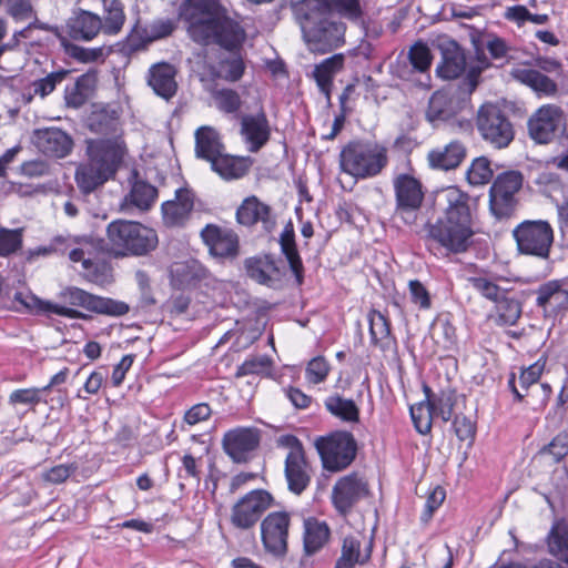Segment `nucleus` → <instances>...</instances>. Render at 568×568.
<instances>
[{"label":"nucleus","instance_id":"1","mask_svg":"<svg viewBox=\"0 0 568 568\" xmlns=\"http://www.w3.org/2000/svg\"><path fill=\"white\" fill-rule=\"evenodd\" d=\"M180 18L187 24V34L201 45L217 44L237 50L246 38L245 30L227 17L220 0H183Z\"/></svg>","mask_w":568,"mask_h":568},{"label":"nucleus","instance_id":"2","mask_svg":"<svg viewBox=\"0 0 568 568\" xmlns=\"http://www.w3.org/2000/svg\"><path fill=\"white\" fill-rule=\"evenodd\" d=\"M445 214L436 223L427 225V236L453 253L465 252L474 235L469 196L455 186L444 191Z\"/></svg>","mask_w":568,"mask_h":568},{"label":"nucleus","instance_id":"3","mask_svg":"<svg viewBox=\"0 0 568 568\" xmlns=\"http://www.w3.org/2000/svg\"><path fill=\"white\" fill-rule=\"evenodd\" d=\"M125 154V144L119 138L89 141L87 160L75 170L74 179L79 190L89 194L113 179Z\"/></svg>","mask_w":568,"mask_h":568},{"label":"nucleus","instance_id":"4","mask_svg":"<svg viewBox=\"0 0 568 568\" xmlns=\"http://www.w3.org/2000/svg\"><path fill=\"white\" fill-rule=\"evenodd\" d=\"M387 164V149L375 141H349L339 153L342 172L356 180L375 178L382 173Z\"/></svg>","mask_w":568,"mask_h":568},{"label":"nucleus","instance_id":"5","mask_svg":"<svg viewBox=\"0 0 568 568\" xmlns=\"http://www.w3.org/2000/svg\"><path fill=\"white\" fill-rule=\"evenodd\" d=\"M106 239L118 256H142L155 250L159 243L155 230L142 223L116 220L106 226Z\"/></svg>","mask_w":568,"mask_h":568},{"label":"nucleus","instance_id":"6","mask_svg":"<svg viewBox=\"0 0 568 568\" xmlns=\"http://www.w3.org/2000/svg\"><path fill=\"white\" fill-rule=\"evenodd\" d=\"M303 17V37L312 52L326 53L344 44L346 26L343 22L327 14L316 19H308L304 13Z\"/></svg>","mask_w":568,"mask_h":568},{"label":"nucleus","instance_id":"7","mask_svg":"<svg viewBox=\"0 0 568 568\" xmlns=\"http://www.w3.org/2000/svg\"><path fill=\"white\" fill-rule=\"evenodd\" d=\"M476 128L481 139L498 150L507 148L515 136L511 122L495 103H485L478 109Z\"/></svg>","mask_w":568,"mask_h":568},{"label":"nucleus","instance_id":"8","mask_svg":"<svg viewBox=\"0 0 568 568\" xmlns=\"http://www.w3.org/2000/svg\"><path fill=\"white\" fill-rule=\"evenodd\" d=\"M323 467L329 471H341L355 459L357 444L348 432H335L315 442Z\"/></svg>","mask_w":568,"mask_h":568},{"label":"nucleus","instance_id":"9","mask_svg":"<svg viewBox=\"0 0 568 568\" xmlns=\"http://www.w3.org/2000/svg\"><path fill=\"white\" fill-rule=\"evenodd\" d=\"M513 236L521 254L548 258L554 243V230L547 221H523L513 230Z\"/></svg>","mask_w":568,"mask_h":568},{"label":"nucleus","instance_id":"10","mask_svg":"<svg viewBox=\"0 0 568 568\" xmlns=\"http://www.w3.org/2000/svg\"><path fill=\"white\" fill-rule=\"evenodd\" d=\"M523 184V175L517 171H507L499 174L489 190V210L497 219L510 217L517 207V192Z\"/></svg>","mask_w":568,"mask_h":568},{"label":"nucleus","instance_id":"11","mask_svg":"<svg viewBox=\"0 0 568 568\" xmlns=\"http://www.w3.org/2000/svg\"><path fill=\"white\" fill-rule=\"evenodd\" d=\"M529 136L538 144H548L566 132V115L556 104L538 108L527 122Z\"/></svg>","mask_w":568,"mask_h":568},{"label":"nucleus","instance_id":"12","mask_svg":"<svg viewBox=\"0 0 568 568\" xmlns=\"http://www.w3.org/2000/svg\"><path fill=\"white\" fill-rule=\"evenodd\" d=\"M273 503L274 498L268 491L251 490L232 506L230 521L237 529L248 530L257 524Z\"/></svg>","mask_w":568,"mask_h":568},{"label":"nucleus","instance_id":"13","mask_svg":"<svg viewBox=\"0 0 568 568\" xmlns=\"http://www.w3.org/2000/svg\"><path fill=\"white\" fill-rule=\"evenodd\" d=\"M393 189L395 213L406 223H413L424 200L420 181L409 173H399L393 179Z\"/></svg>","mask_w":568,"mask_h":568},{"label":"nucleus","instance_id":"14","mask_svg":"<svg viewBox=\"0 0 568 568\" xmlns=\"http://www.w3.org/2000/svg\"><path fill=\"white\" fill-rule=\"evenodd\" d=\"M59 297L69 305L109 316H122L130 311L129 305L122 301L93 295L75 286L63 288Z\"/></svg>","mask_w":568,"mask_h":568},{"label":"nucleus","instance_id":"15","mask_svg":"<svg viewBox=\"0 0 568 568\" xmlns=\"http://www.w3.org/2000/svg\"><path fill=\"white\" fill-rule=\"evenodd\" d=\"M368 494V483L365 478L358 473H352L336 480L332 488L331 499L335 510L345 517Z\"/></svg>","mask_w":568,"mask_h":568},{"label":"nucleus","instance_id":"16","mask_svg":"<svg viewBox=\"0 0 568 568\" xmlns=\"http://www.w3.org/2000/svg\"><path fill=\"white\" fill-rule=\"evenodd\" d=\"M290 526L291 515L286 511H272L262 519L261 539L267 552L275 556L286 552Z\"/></svg>","mask_w":568,"mask_h":568},{"label":"nucleus","instance_id":"17","mask_svg":"<svg viewBox=\"0 0 568 568\" xmlns=\"http://www.w3.org/2000/svg\"><path fill=\"white\" fill-rule=\"evenodd\" d=\"M50 251L67 254L71 262L81 263L83 270L90 271L93 266V242L87 236H55Z\"/></svg>","mask_w":568,"mask_h":568},{"label":"nucleus","instance_id":"18","mask_svg":"<svg viewBox=\"0 0 568 568\" xmlns=\"http://www.w3.org/2000/svg\"><path fill=\"white\" fill-rule=\"evenodd\" d=\"M240 135L251 153L258 152L271 138V126L264 111L244 114L240 119Z\"/></svg>","mask_w":568,"mask_h":568},{"label":"nucleus","instance_id":"19","mask_svg":"<svg viewBox=\"0 0 568 568\" xmlns=\"http://www.w3.org/2000/svg\"><path fill=\"white\" fill-rule=\"evenodd\" d=\"M301 11L308 19L331 16L333 12L349 20H357L362 16L359 0H304Z\"/></svg>","mask_w":568,"mask_h":568},{"label":"nucleus","instance_id":"20","mask_svg":"<svg viewBox=\"0 0 568 568\" xmlns=\"http://www.w3.org/2000/svg\"><path fill=\"white\" fill-rule=\"evenodd\" d=\"M260 442L258 434L252 428H235L227 432L222 440L224 452L235 463L247 459V455L254 450Z\"/></svg>","mask_w":568,"mask_h":568},{"label":"nucleus","instance_id":"21","mask_svg":"<svg viewBox=\"0 0 568 568\" xmlns=\"http://www.w3.org/2000/svg\"><path fill=\"white\" fill-rule=\"evenodd\" d=\"M194 196L190 190L179 189L175 197L162 204V219L166 226H182L191 216Z\"/></svg>","mask_w":568,"mask_h":568},{"label":"nucleus","instance_id":"22","mask_svg":"<svg viewBox=\"0 0 568 568\" xmlns=\"http://www.w3.org/2000/svg\"><path fill=\"white\" fill-rule=\"evenodd\" d=\"M439 49L442 62L436 68L438 77L453 80L462 75L466 69V58L459 44L454 40L443 39Z\"/></svg>","mask_w":568,"mask_h":568},{"label":"nucleus","instance_id":"23","mask_svg":"<svg viewBox=\"0 0 568 568\" xmlns=\"http://www.w3.org/2000/svg\"><path fill=\"white\" fill-rule=\"evenodd\" d=\"M87 8L75 9L69 19V32L74 40L92 41L102 33L101 17Z\"/></svg>","mask_w":568,"mask_h":568},{"label":"nucleus","instance_id":"24","mask_svg":"<svg viewBox=\"0 0 568 568\" xmlns=\"http://www.w3.org/2000/svg\"><path fill=\"white\" fill-rule=\"evenodd\" d=\"M201 236L214 256H236L239 250V239L234 232L222 230L215 225H206L202 230Z\"/></svg>","mask_w":568,"mask_h":568},{"label":"nucleus","instance_id":"25","mask_svg":"<svg viewBox=\"0 0 568 568\" xmlns=\"http://www.w3.org/2000/svg\"><path fill=\"white\" fill-rule=\"evenodd\" d=\"M364 539L365 537L359 532L345 536L341 557L337 559L335 568H354L356 565L367 562L372 555V540H368L365 548H362Z\"/></svg>","mask_w":568,"mask_h":568},{"label":"nucleus","instance_id":"26","mask_svg":"<svg viewBox=\"0 0 568 568\" xmlns=\"http://www.w3.org/2000/svg\"><path fill=\"white\" fill-rule=\"evenodd\" d=\"M36 144L42 153L61 159L71 152L73 141L64 131L50 128L36 132Z\"/></svg>","mask_w":568,"mask_h":568},{"label":"nucleus","instance_id":"27","mask_svg":"<svg viewBox=\"0 0 568 568\" xmlns=\"http://www.w3.org/2000/svg\"><path fill=\"white\" fill-rule=\"evenodd\" d=\"M535 294L536 305L542 310L545 316L556 315L568 307V291L557 281L540 285Z\"/></svg>","mask_w":568,"mask_h":568},{"label":"nucleus","instance_id":"28","mask_svg":"<svg viewBox=\"0 0 568 568\" xmlns=\"http://www.w3.org/2000/svg\"><path fill=\"white\" fill-rule=\"evenodd\" d=\"M467 149L458 140L450 141L444 146L430 150L427 154L429 166L433 169L449 171L458 168L465 160Z\"/></svg>","mask_w":568,"mask_h":568},{"label":"nucleus","instance_id":"29","mask_svg":"<svg viewBox=\"0 0 568 568\" xmlns=\"http://www.w3.org/2000/svg\"><path fill=\"white\" fill-rule=\"evenodd\" d=\"M83 7L103 6L102 33L118 36L126 21L124 4L121 0H79Z\"/></svg>","mask_w":568,"mask_h":568},{"label":"nucleus","instance_id":"30","mask_svg":"<svg viewBox=\"0 0 568 568\" xmlns=\"http://www.w3.org/2000/svg\"><path fill=\"white\" fill-rule=\"evenodd\" d=\"M284 475L290 491L301 495L310 485L313 469L305 455L285 458Z\"/></svg>","mask_w":568,"mask_h":568},{"label":"nucleus","instance_id":"31","mask_svg":"<svg viewBox=\"0 0 568 568\" xmlns=\"http://www.w3.org/2000/svg\"><path fill=\"white\" fill-rule=\"evenodd\" d=\"M175 68L166 62L153 64L149 70L148 84L154 93L165 100L175 95L178 83Z\"/></svg>","mask_w":568,"mask_h":568},{"label":"nucleus","instance_id":"32","mask_svg":"<svg viewBox=\"0 0 568 568\" xmlns=\"http://www.w3.org/2000/svg\"><path fill=\"white\" fill-rule=\"evenodd\" d=\"M245 266L248 276L260 284L275 287L281 280V271L271 256L250 258Z\"/></svg>","mask_w":568,"mask_h":568},{"label":"nucleus","instance_id":"33","mask_svg":"<svg viewBox=\"0 0 568 568\" xmlns=\"http://www.w3.org/2000/svg\"><path fill=\"white\" fill-rule=\"evenodd\" d=\"M510 75L516 81L532 89L538 95L552 97L558 91L556 82L538 70L515 68Z\"/></svg>","mask_w":568,"mask_h":568},{"label":"nucleus","instance_id":"34","mask_svg":"<svg viewBox=\"0 0 568 568\" xmlns=\"http://www.w3.org/2000/svg\"><path fill=\"white\" fill-rule=\"evenodd\" d=\"M270 206L262 203L256 196L246 197L236 211V220L240 224L251 226L262 222L265 229L273 224L270 216Z\"/></svg>","mask_w":568,"mask_h":568},{"label":"nucleus","instance_id":"35","mask_svg":"<svg viewBox=\"0 0 568 568\" xmlns=\"http://www.w3.org/2000/svg\"><path fill=\"white\" fill-rule=\"evenodd\" d=\"M252 160L244 156H233L221 153L211 162V169L224 180H237L250 170Z\"/></svg>","mask_w":568,"mask_h":568},{"label":"nucleus","instance_id":"36","mask_svg":"<svg viewBox=\"0 0 568 568\" xmlns=\"http://www.w3.org/2000/svg\"><path fill=\"white\" fill-rule=\"evenodd\" d=\"M457 111L458 104L454 97L446 91H436L429 99L426 119L437 125L453 118Z\"/></svg>","mask_w":568,"mask_h":568},{"label":"nucleus","instance_id":"37","mask_svg":"<svg viewBox=\"0 0 568 568\" xmlns=\"http://www.w3.org/2000/svg\"><path fill=\"white\" fill-rule=\"evenodd\" d=\"M344 54L337 53L323 60L320 64L315 65L313 75L320 91L326 97L327 101L331 100V89L333 85V78L344 67Z\"/></svg>","mask_w":568,"mask_h":568},{"label":"nucleus","instance_id":"38","mask_svg":"<svg viewBox=\"0 0 568 568\" xmlns=\"http://www.w3.org/2000/svg\"><path fill=\"white\" fill-rule=\"evenodd\" d=\"M220 134L212 126H201L195 132V153L197 158L212 162L223 152Z\"/></svg>","mask_w":568,"mask_h":568},{"label":"nucleus","instance_id":"39","mask_svg":"<svg viewBox=\"0 0 568 568\" xmlns=\"http://www.w3.org/2000/svg\"><path fill=\"white\" fill-rule=\"evenodd\" d=\"M331 529L325 521L316 518L304 520V549L307 555H313L322 549L328 541Z\"/></svg>","mask_w":568,"mask_h":568},{"label":"nucleus","instance_id":"40","mask_svg":"<svg viewBox=\"0 0 568 568\" xmlns=\"http://www.w3.org/2000/svg\"><path fill=\"white\" fill-rule=\"evenodd\" d=\"M280 245L282 253L285 255L290 268L295 276L296 284L302 285L304 280V266L296 248L294 229L292 224H287L282 231Z\"/></svg>","mask_w":568,"mask_h":568},{"label":"nucleus","instance_id":"41","mask_svg":"<svg viewBox=\"0 0 568 568\" xmlns=\"http://www.w3.org/2000/svg\"><path fill=\"white\" fill-rule=\"evenodd\" d=\"M156 197L158 190L155 186L145 181H135L130 193L124 199L122 209L124 210L126 206L132 205L140 211H148Z\"/></svg>","mask_w":568,"mask_h":568},{"label":"nucleus","instance_id":"42","mask_svg":"<svg viewBox=\"0 0 568 568\" xmlns=\"http://www.w3.org/2000/svg\"><path fill=\"white\" fill-rule=\"evenodd\" d=\"M368 322L372 343L382 349L389 348L393 341L388 318L379 311L373 310L368 314Z\"/></svg>","mask_w":568,"mask_h":568},{"label":"nucleus","instance_id":"43","mask_svg":"<svg viewBox=\"0 0 568 568\" xmlns=\"http://www.w3.org/2000/svg\"><path fill=\"white\" fill-rule=\"evenodd\" d=\"M430 335L436 345L444 351H450L457 344L456 328L446 315L435 318L430 327Z\"/></svg>","mask_w":568,"mask_h":568},{"label":"nucleus","instance_id":"44","mask_svg":"<svg viewBox=\"0 0 568 568\" xmlns=\"http://www.w3.org/2000/svg\"><path fill=\"white\" fill-rule=\"evenodd\" d=\"M324 405L333 416L344 422L356 423L359 419V409L353 399L332 395L325 399Z\"/></svg>","mask_w":568,"mask_h":568},{"label":"nucleus","instance_id":"45","mask_svg":"<svg viewBox=\"0 0 568 568\" xmlns=\"http://www.w3.org/2000/svg\"><path fill=\"white\" fill-rule=\"evenodd\" d=\"M428 394L429 388H425ZM410 416L414 423L416 430L426 435L432 429V420L435 417L434 410H432L430 397L427 395V399L425 402H420L410 407Z\"/></svg>","mask_w":568,"mask_h":568},{"label":"nucleus","instance_id":"46","mask_svg":"<svg viewBox=\"0 0 568 568\" xmlns=\"http://www.w3.org/2000/svg\"><path fill=\"white\" fill-rule=\"evenodd\" d=\"M497 323L500 325H515L521 315V306L517 300L505 294L496 301Z\"/></svg>","mask_w":568,"mask_h":568},{"label":"nucleus","instance_id":"47","mask_svg":"<svg viewBox=\"0 0 568 568\" xmlns=\"http://www.w3.org/2000/svg\"><path fill=\"white\" fill-rule=\"evenodd\" d=\"M549 551L561 561L568 558V527L556 524L548 536Z\"/></svg>","mask_w":568,"mask_h":568},{"label":"nucleus","instance_id":"48","mask_svg":"<svg viewBox=\"0 0 568 568\" xmlns=\"http://www.w3.org/2000/svg\"><path fill=\"white\" fill-rule=\"evenodd\" d=\"M493 174L489 160L485 156H479L471 162L466 176L471 185H484L491 180Z\"/></svg>","mask_w":568,"mask_h":568},{"label":"nucleus","instance_id":"49","mask_svg":"<svg viewBox=\"0 0 568 568\" xmlns=\"http://www.w3.org/2000/svg\"><path fill=\"white\" fill-rule=\"evenodd\" d=\"M408 58L413 69L420 73L429 70L433 60L429 48L423 42H416L410 47Z\"/></svg>","mask_w":568,"mask_h":568},{"label":"nucleus","instance_id":"50","mask_svg":"<svg viewBox=\"0 0 568 568\" xmlns=\"http://www.w3.org/2000/svg\"><path fill=\"white\" fill-rule=\"evenodd\" d=\"M23 229H0V256L16 253L22 246Z\"/></svg>","mask_w":568,"mask_h":568},{"label":"nucleus","instance_id":"51","mask_svg":"<svg viewBox=\"0 0 568 568\" xmlns=\"http://www.w3.org/2000/svg\"><path fill=\"white\" fill-rule=\"evenodd\" d=\"M213 99L216 108L225 113H235L242 105L239 93L232 89H221L215 91Z\"/></svg>","mask_w":568,"mask_h":568},{"label":"nucleus","instance_id":"52","mask_svg":"<svg viewBox=\"0 0 568 568\" xmlns=\"http://www.w3.org/2000/svg\"><path fill=\"white\" fill-rule=\"evenodd\" d=\"M329 364L323 356H316L312 358L305 368V378L310 384H320L323 383L328 373H329Z\"/></svg>","mask_w":568,"mask_h":568},{"label":"nucleus","instance_id":"53","mask_svg":"<svg viewBox=\"0 0 568 568\" xmlns=\"http://www.w3.org/2000/svg\"><path fill=\"white\" fill-rule=\"evenodd\" d=\"M78 470L75 463L59 464L55 465L41 474V478L44 483L51 485H59L64 483L71 475Z\"/></svg>","mask_w":568,"mask_h":568},{"label":"nucleus","instance_id":"54","mask_svg":"<svg viewBox=\"0 0 568 568\" xmlns=\"http://www.w3.org/2000/svg\"><path fill=\"white\" fill-rule=\"evenodd\" d=\"M7 13L17 22L29 21L34 18V10L30 0H4Z\"/></svg>","mask_w":568,"mask_h":568},{"label":"nucleus","instance_id":"55","mask_svg":"<svg viewBox=\"0 0 568 568\" xmlns=\"http://www.w3.org/2000/svg\"><path fill=\"white\" fill-rule=\"evenodd\" d=\"M468 282L478 293L490 301H499L505 294L504 290L486 277H469Z\"/></svg>","mask_w":568,"mask_h":568},{"label":"nucleus","instance_id":"56","mask_svg":"<svg viewBox=\"0 0 568 568\" xmlns=\"http://www.w3.org/2000/svg\"><path fill=\"white\" fill-rule=\"evenodd\" d=\"M271 368V359L265 356H252L247 358L241 366H239L236 375L245 376L251 374H264Z\"/></svg>","mask_w":568,"mask_h":568},{"label":"nucleus","instance_id":"57","mask_svg":"<svg viewBox=\"0 0 568 568\" xmlns=\"http://www.w3.org/2000/svg\"><path fill=\"white\" fill-rule=\"evenodd\" d=\"M432 410L436 417H440L444 422L450 419L454 408V398L450 393H440L435 398H430Z\"/></svg>","mask_w":568,"mask_h":568},{"label":"nucleus","instance_id":"58","mask_svg":"<svg viewBox=\"0 0 568 568\" xmlns=\"http://www.w3.org/2000/svg\"><path fill=\"white\" fill-rule=\"evenodd\" d=\"M41 388H20L13 390L9 396L11 405H31L34 406L41 402Z\"/></svg>","mask_w":568,"mask_h":568},{"label":"nucleus","instance_id":"59","mask_svg":"<svg viewBox=\"0 0 568 568\" xmlns=\"http://www.w3.org/2000/svg\"><path fill=\"white\" fill-rule=\"evenodd\" d=\"M244 62L241 57L233 55L230 59H225L221 62L222 77L231 82L240 80L244 73Z\"/></svg>","mask_w":568,"mask_h":568},{"label":"nucleus","instance_id":"60","mask_svg":"<svg viewBox=\"0 0 568 568\" xmlns=\"http://www.w3.org/2000/svg\"><path fill=\"white\" fill-rule=\"evenodd\" d=\"M68 71L61 70L52 72L47 77L34 82V93L43 97L50 94L57 87L58 83L62 82L67 77Z\"/></svg>","mask_w":568,"mask_h":568},{"label":"nucleus","instance_id":"61","mask_svg":"<svg viewBox=\"0 0 568 568\" xmlns=\"http://www.w3.org/2000/svg\"><path fill=\"white\" fill-rule=\"evenodd\" d=\"M110 52H111V50L105 47H98V48L74 47L72 49V57L75 58L80 62L89 63V62H97L100 60H104V58L108 57Z\"/></svg>","mask_w":568,"mask_h":568},{"label":"nucleus","instance_id":"62","mask_svg":"<svg viewBox=\"0 0 568 568\" xmlns=\"http://www.w3.org/2000/svg\"><path fill=\"white\" fill-rule=\"evenodd\" d=\"M410 301L422 310H428L432 305L430 295L427 288L418 280L408 283Z\"/></svg>","mask_w":568,"mask_h":568},{"label":"nucleus","instance_id":"63","mask_svg":"<svg viewBox=\"0 0 568 568\" xmlns=\"http://www.w3.org/2000/svg\"><path fill=\"white\" fill-rule=\"evenodd\" d=\"M544 368L545 364L540 361H537L527 368L523 369L519 376L520 387L527 390L530 386L535 385L540 378Z\"/></svg>","mask_w":568,"mask_h":568},{"label":"nucleus","instance_id":"64","mask_svg":"<svg viewBox=\"0 0 568 568\" xmlns=\"http://www.w3.org/2000/svg\"><path fill=\"white\" fill-rule=\"evenodd\" d=\"M445 497H446V494H445V490L442 487H436V488H434L432 490V493L428 495V497L426 499L425 508H424V511H423V514L420 516V519L424 523H427L432 518L434 511L445 500Z\"/></svg>","mask_w":568,"mask_h":568}]
</instances>
